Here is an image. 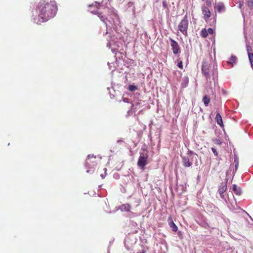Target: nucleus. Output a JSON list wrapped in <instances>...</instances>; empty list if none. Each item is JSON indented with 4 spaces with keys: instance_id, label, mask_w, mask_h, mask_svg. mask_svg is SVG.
Segmentation results:
<instances>
[{
    "instance_id": "30",
    "label": "nucleus",
    "mask_w": 253,
    "mask_h": 253,
    "mask_svg": "<svg viewBox=\"0 0 253 253\" xmlns=\"http://www.w3.org/2000/svg\"><path fill=\"white\" fill-rule=\"evenodd\" d=\"M206 3H207V4H209V3H211V2H208V1H206Z\"/></svg>"
},
{
    "instance_id": "29",
    "label": "nucleus",
    "mask_w": 253,
    "mask_h": 253,
    "mask_svg": "<svg viewBox=\"0 0 253 253\" xmlns=\"http://www.w3.org/2000/svg\"><path fill=\"white\" fill-rule=\"evenodd\" d=\"M122 142H123V140H118V141H117V142H118V143Z\"/></svg>"
},
{
    "instance_id": "1",
    "label": "nucleus",
    "mask_w": 253,
    "mask_h": 253,
    "mask_svg": "<svg viewBox=\"0 0 253 253\" xmlns=\"http://www.w3.org/2000/svg\"><path fill=\"white\" fill-rule=\"evenodd\" d=\"M57 10V6L54 0H41L36 8L38 19L37 20L34 18V22L41 24V23L48 21L55 16Z\"/></svg>"
},
{
    "instance_id": "23",
    "label": "nucleus",
    "mask_w": 253,
    "mask_h": 253,
    "mask_svg": "<svg viewBox=\"0 0 253 253\" xmlns=\"http://www.w3.org/2000/svg\"><path fill=\"white\" fill-rule=\"evenodd\" d=\"M137 89V87L134 85H129L128 86V89L131 91H134Z\"/></svg>"
},
{
    "instance_id": "24",
    "label": "nucleus",
    "mask_w": 253,
    "mask_h": 253,
    "mask_svg": "<svg viewBox=\"0 0 253 253\" xmlns=\"http://www.w3.org/2000/svg\"><path fill=\"white\" fill-rule=\"evenodd\" d=\"M207 31L208 32V34H209L212 35L213 34V30L211 28H209L208 30H207Z\"/></svg>"
},
{
    "instance_id": "31",
    "label": "nucleus",
    "mask_w": 253,
    "mask_h": 253,
    "mask_svg": "<svg viewBox=\"0 0 253 253\" xmlns=\"http://www.w3.org/2000/svg\"><path fill=\"white\" fill-rule=\"evenodd\" d=\"M206 3H207V4H209V3H211V2H208V1H206Z\"/></svg>"
},
{
    "instance_id": "5",
    "label": "nucleus",
    "mask_w": 253,
    "mask_h": 253,
    "mask_svg": "<svg viewBox=\"0 0 253 253\" xmlns=\"http://www.w3.org/2000/svg\"><path fill=\"white\" fill-rule=\"evenodd\" d=\"M97 160L96 156L88 155L85 161L86 167L89 169L93 168L97 165Z\"/></svg>"
},
{
    "instance_id": "2",
    "label": "nucleus",
    "mask_w": 253,
    "mask_h": 253,
    "mask_svg": "<svg viewBox=\"0 0 253 253\" xmlns=\"http://www.w3.org/2000/svg\"><path fill=\"white\" fill-rule=\"evenodd\" d=\"M89 11L91 13H95L98 15L100 19L103 22L107 27V21L110 22L108 17L112 18V15L114 14V9L108 7H102L97 2L89 5Z\"/></svg>"
},
{
    "instance_id": "33",
    "label": "nucleus",
    "mask_w": 253,
    "mask_h": 253,
    "mask_svg": "<svg viewBox=\"0 0 253 253\" xmlns=\"http://www.w3.org/2000/svg\"><path fill=\"white\" fill-rule=\"evenodd\" d=\"M248 48H251L250 46H247Z\"/></svg>"
},
{
    "instance_id": "17",
    "label": "nucleus",
    "mask_w": 253,
    "mask_h": 253,
    "mask_svg": "<svg viewBox=\"0 0 253 253\" xmlns=\"http://www.w3.org/2000/svg\"><path fill=\"white\" fill-rule=\"evenodd\" d=\"M189 80L188 77L185 78L183 80V83L181 84L182 87L183 88L186 87L188 84Z\"/></svg>"
},
{
    "instance_id": "3",
    "label": "nucleus",
    "mask_w": 253,
    "mask_h": 253,
    "mask_svg": "<svg viewBox=\"0 0 253 253\" xmlns=\"http://www.w3.org/2000/svg\"><path fill=\"white\" fill-rule=\"evenodd\" d=\"M202 72L203 75L206 78L207 80L210 79L211 74H212V75L214 76L216 73L215 71L211 70L210 64L206 60H204L203 62Z\"/></svg>"
},
{
    "instance_id": "6",
    "label": "nucleus",
    "mask_w": 253,
    "mask_h": 253,
    "mask_svg": "<svg viewBox=\"0 0 253 253\" xmlns=\"http://www.w3.org/2000/svg\"><path fill=\"white\" fill-rule=\"evenodd\" d=\"M147 160V155L141 154L137 161L138 166L141 169L144 170L145 169V166L148 163Z\"/></svg>"
},
{
    "instance_id": "12",
    "label": "nucleus",
    "mask_w": 253,
    "mask_h": 253,
    "mask_svg": "<svg viewBox=\"0 0 253 253\" xmlns=\"http://www.w3.org/2000/svg\"><path fill=\"white\" fill-rule=\"evenodd\" d=\"M215 120L218 125L220 126H223L222 117L219 113L216 114Z\"/></svg>"
},
{
    "instance_id": "18",
    "label": "nucleus",
    "mask_w": 253,
    "mask_h": 253,
    "mask_svg": "<svg viewBox=\"0 0 253 253\" xmlns=\"http://www.w3.org/2000/svg\"><path fill=\"white\" fill-rule=\"evenodd\" d=\"M237 60V57L235 56H232L229 61H228V63L229 64H233V63H235Z\"/></svg>"
},
{
    "instance_id": "4",
    "label": "nucleus",
    "mask_w": 253,
    "mask_h": 253,
    "mask_svg": "<svg viewBox=\"0 0 253 253\" xmlns=\"http://www.w3.org/2000/svg\"><path fill=\"white\" fill-rule=\"evenodd\" d=\"M188 20L186 16L182 19L178 25V30L185 36H187Z\"/></svg>"
},
{
    "instance_id": "22",
    "label": "nucleus",
    "mask_w": 253,
    "mask_h": 253,
    "mask_svg": "<svg viewBox=\"0 0 253 253\" xmlns=\"http://www.w3.org/2000/svg\"><path fill=\"white\" fill-rule=\"evenodd\" d=\"M178 63H177V66L181 69H183V62L180 59H178L177 60Z\"/></svg>"
},
{
    "instance_id": "19",
    "label": "nucleus",
    "mask_w": 253,
    "mask_h": 253,
    "mask_svg": "<svg viewBox=\"0 0 253 253\" xmlns=\"http://www.w3.org/2000/svg\"><path fill=\"white\" fill-rule=\"evenodd\" d=\"M208 32L206 29H203L201 32V36L203 38H206L208 36Z\"/></svg>"
},
{
    "instance_id": "20",
    "label": "nucleus",
    "mask_w": 253,
    "mask_h": 253,
    "mask_svg": "<svg viewBox=\"0 0 253 253\" xmlns=\"http://www.w3.org/2000/svg\"><path fill=\"white\" fill-rule=\"evenodd\" d=\"M224 6L223 4H218L216 6V8L218 12H221L224 8Z\"/></svg>"
},
{
    "instance_id": "14",
    "label": "nucleus",
    "mask_w": 253,
    "mask_h": 253,
    "mask_svg": "<svg viewBox=\"0 0 253 253\" xmlns=\"http://www.w3.org/2000/svg\"><path fill=\"white\" fill-rule=\"evenodd\" d=\"M130 208H131V207L129 204H123V205H122L121 209L122 211H129L130 210Z\"/></svg>"
},
{
    "instance_id": "27",
    "label": "nucleus",
    "mask_w": 253,
    "mask_h": 253,
    "mask_svg": "<svg viewBox=\"0 0 253 253\" xmlns=\"http://www.w3.org/2000/svg\"><path fill=\"white\" fill-rule=\"evenodd\" d=\"M214 142L215 144L217 145H220L221 143L220 140H219V139H215L214 140Z\"/></svg>"
},
{
    "instance_id": "7",
    "label": "nucleus",
    "mask_w": 253,
    "mask_h": 253,
    "mask_svg": "<svg viewBox=\"0 0 253 253\" xmlns=\"http://www.w3.org/2000/svg\"><path fill=\"white\" fill-rule=\"evenodd\" d=\"M170 46L174 55H178L180 52V47L178 43L172 39L170 38Z\"/></svg>"
},
{
    "instance_id": "8",
    "label": "nucleus",
    "mask_w": 253,
    "mask_h": 253,
    "mask_svg": "<svg viewBox=\"0 0 253 253\" xmlns=\"http://www.w3.org/2000/svg\"><path fill=\"white\" fill-rule=\"evenodd\" d=\"M202 14L204 15V19L207 22L209 18L211 16V12L209 9L206 6L204 5L202 7Z\"/></svg>"
},
{
    "instance_id": "32",
    "label": "nucleus",
    "mask_w": 253,
    "mask_h": 253,
    "mask_svg": "<svg viewBox=\"0 0 253 253\" xmlns=\"http://www.w3.org/2000/svg\"><path fill=\"white\" fill-rule=\"evenodd\" d=\"M206 3H207V4H209V3H211V2H208V1H206Z\"/></svg>"
},
{
    "instance_id": "28",
    "label": "nucleus",
    "mask_w": 253,
    "mask_h": 253,
    "mask_svg": "<svg viewBox=\"0 0 253 253\" xmlns=\"http://www.w3.org/2000/svg\"><path fill=\"white\" fill-rule=\"evenodd\" d=\"M137 253H146V251L143 250L142 251L138 252Z\"/></svg>"
},
{
    "instance_id": "26",
    "label": "nucleus",
    "mask_w": 253,
    "mask_h": 253,
    "mask_svg": "<svg viewBox=\"0 0 253 253\" xmlns=\"http://www.w3.org/2000/svg\"><path fill=\"white\" fill-rule=\"evenodd\" d=\"M211 150H212V152L213 153V154L216 156H217L218 155V153H217V151L216 150V149L214 148H211Z\"/></svg>"
},
{
    "instance_id": "10",
    "label": "nucleus",
    "mask_w": 253,
    "mask_h": 253,
    "mask_svg": "<svg viewBox=\"0 0 253 253\" xmlns=\"http://www.w3.org/2000/svg\"><path fill=\"white\" fill-rule=\"evenodd\" d=\"M168 222L169 226L171 228L172 231L174 232H176L178 230L177 226L175 224L174 222L173 221L172 218L171 216H169L168 218Z\"/></svg>"
},
{
    "instance_id": "9",
    "label": "nucleus",
    "mask_w": 253,
    "mask_h": 253,
    "mask_svg": "<svg viewBox=\"0 0 253 253\" xmlns=\"http://www.w3.org/2000/svg\"><path fill=\"white\" fill-rule=\"evenodd\" d=\"M227 189V185L225 183H221V184L219 186L218 189V192L220 195V197L221 198H224L223 193L225 192Z\"/></svg>"
},
{
    "instance_id": "16",
    "label": "nucleus",
    "mask_w": 253,
    "mask_h": 253,
    "mask_svg": "<svg viewBox=\"0 0 253 253\" xmlns=\"http://www.w3.org/2000/svg\"><path fill=\"white\" fill-rule=\"evenodd\" d=\"M203 101L205 105L208 106L210 102V98L207 95H205L203 98Z\"/></svg>"
},
{
    "instance_id": "11",
    "label": "nucleus",
    "mask_w": 253,
    "mask_h": 253,
    "mask_svg": "<svg viewBox=\"0 0 253 253\" xmlns=\"http://www.w3.org/2000/svg\"><path fill=\"white\" fill-rule=\"evenodd\" d=\"M182 163L185 167H190L192 165V163L190 161L189 158L187 157H182Z\"/></svg>"
},
{
    "instance_id": "25",
    "label": "nucleus",
    "mask_w": 253,
    "mask_h": 253,
    "mask_svg": "<svg viewBox=\"0 0 253 253\" xmlns=\"http://www.w3.org/2000/svg\"><path fill=\"white\" fill-rule=\"evenodd\" d=\"M105 170V172H104V173H102L101 174V176L102 178H104L105 177V176H106V168H105L104 169Z\"/></svg>"
},
{
    "instance_id": "21",
    "label": "nucleus",
    "mask_w": 253,
    "mask_h": 253,
    "mask_svg": "<svg viewBox=\"0 0 253 253\" xmlns=\"http://www.w3.org/2000/svg\"><path fill=\"white\" fill-rule=\"evenodd\" d=\"M248 6L250 8H253V0H246Z\"/></svg>"
},
{
    "instance_id": "15",
    "label": "nucleus",
    "mask_w": 253,
    "mask_h": 253,
    "mask_svg": "<svg viewBox=\"0 0 253 253\" xmlns=\"http://www.w3.org/2000/svg\"><path fill=\"white\" fill-rule=\"evenodd\" d=\"M247 51H248L249 59V60H250V62L251 63V67H252V69H253V53L249 52V48H248Z\"/></svg>"
},
{
    "instance_id": "13",
    "label": "nucleus",
    "mask_w": 253,
    "mask_h": 253,
    "mask_svg": "<svg viewBox=\"0 0 253 253\" xmlns=\"http://www.w3.org/2000/svg\"><path fill=\"white\" fill-rule=\"evenodd\" d=\"M233 191L234 192L235 194L237 195H240L242 193L240 188L237 187L236 185H233Z\"/></svg>"
}]
</instances>
